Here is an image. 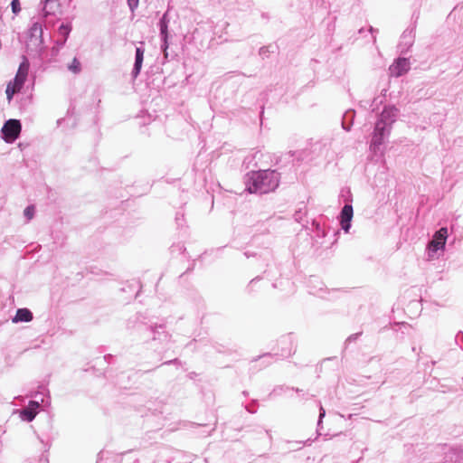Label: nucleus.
Segmentation results:
<instances>
[{
	"label": "nucleus",
	"mask_w": 463,
	"mask_h": 463,
	"mask_svg": "<svg viewBox=\"0 0 463 463\" xmlns=\"http://www.w3.org/2000/svg\"><path fill=\"white\" fill-rule=\"evenodd\" d=\"M71 31V24H61V26L58 29V33L60 35L62 36L63 39L61 41H57V44H60V46H63L69 37Z\"/></svg>",
	"instance_id": "obj_12"
},
{
	"label": "nucleus",
	"mask_w": 463,
	"mask_h": 463,
	"mask_svg": "<svg viewBox=\"0 0 463 463\" xmlns=\"http://www.w3.org/2000/svg\"><path fill=\"white\" fill-rule=\"evenodd\" d=\"M410 69V62L406 58H398L389 68L391 76L400 77Z\"/></svg>",
	"instance_id": "obj_5"
},
{
	"label": "nucleus",
	"mask_w": 463,
	"mask_h": 463,
	"mask_svg": "<svg viewBox=\"0 0 463 463\" xmlns=\"http://www.w3.org/2000/svg\"><path fill=\"white\" fill-rule=\"evenodd\" d=\"M353 218V207L352 205L346 204L341 211V226L342 229L347 232L350 229V222Z\"/></svg>",
	"instance_id": "obj_8"
},
{
	"label": "nucleus",
	"mask_w": 463,
	"mask_h": 463,
	"mask_svg": "<svg viewBox=\"0 0 463 463\" xmlns=\"http://www.w3.org/2000/svg\"><path fill=\"white\" fill-rule=\"evenodd\" d=\"M40 403L36 401L29 402L28 406L20 411V417L23 420L31 422L38 413Z\"/></svg>",
	"instance_id": "obj_7"
},
{
	"label": "nucleus",
	"mask_w": 463,
	"mask_h": 463,
	"mask_svg": "<svg viewBox=\"0 0 463 463\" xmlns=\"http://www.w3.org/2000/svg\"><path fill=\"white\" fill-rule=\"evenodd\" d=\"M398 113V109L395 107H388L385 108L384 110L382 112L381 116H395Z\"/></svg>",
	"instance_id": "obj_15"
},
{
	"label": "nucleus",
	"mask_w": 463,
	"mask_h": 463,
	"mask_svg": "<svg viewBox=\"0 0 463 463\" xmlns=\"http://www.w3.org/2000/svg\"><path fill=\"white\" fill-rule=\"evenodd\" d=\"M447 235V228H440L438 232H435L433 239L429 243V249L436 251L439 249L443 248L446 243Z\"/></svg>",
	"instance_id": "obj_6"
},
{
	"label": "nucleus",
	"mask_w": 463,
	"mask_h": 463,
	"mask_svg": "<svg viewBox=\"0 0 463 463\" xmlns=\"http://www.w3.org/2000/svg\"><path fill=\"white\" fill-rule=\"evenodd\" d=\"M61 48H62V46H60V44H57V41H56L54 46L52 48V56H57Z\"/></svg>",
	"instance_id": "obj_18"
},
{
	"label": "nucleus",
	"mask_w": 463,
	"mask_h": 463,
	"mask_svg": "<svg viewBox=\"0 0 463 463\" xmlns=\"http://www.w3.org/2000/svg\"><path fill=\"white\" fill-rule=\"evenodd\" d=\"M68 70L73 74H79L81 71L80 61L75 57L67 66Z\"/></svg>",
	"instance_id": "obj_13"
},
{
	"label": "nucleus",
	"mask_w": 463,
	"mask_h": 463,
	"mask_svg": "<svg viewBox=\"0 0 463 463\" xmlns=\"http://www.w3.org/2000/svg\"><path fill=\"white\" fill-rule=\"evenodd\" d=\"M35 208L33 205L27 206L24 211V215L27 219V222L31 221L34 217Z\"/></svg>",
	"instance_id": "obj_14"
},
{
	"label": "nucleus",
	"mask_w": 463,
	"mask_h": 463,
	"mask_svg": "<svg viewBox=\"0 0 463 463\" xmlns=\"http://www.w3.org/2000/svg\"><path fill=\"white\" fill-rule=\"evenodd\" d=\"M159 27H160V35L163 40V48L165 51L168 47L167 43V38H168V19H167V13H165L163 17L161 18L159 22Z\"/></svg>",
	"instance_id": "obj_10"
},
{
	"label": "nucleus",
	"mask_w": 463,
	"mask_h": 463,
	"mask_svg": "<svg viewBox=\"0 0 463 463\" xmlns=\"http://www.w3.org/2000/svg\"><path fill=\"white\" fill-rule=\"evenodd\" d=\"M402 41H405V46L406 49H408L412 44V37L411 35V33H407L406 32L403 33L402 36Z\"/></svg>",
	"instance_id": "obj_16"
},
{
	"label": "nucleus",
	"mask_w": 463,
	"mask_h": 463,
	"mask_svg": "<svg viewBox=\"0 0 463 463\" xmlns=\"http://www.w3.org/2000/svg\"><path fill=\"white\" fill-rule=\"evenodd\" d=\"M267 52H268V48L267 47L260 48V54L261 56H263V57L267 56Z\"/></svg>",
	"instance_id": "obj_22"
},
{
	"label": "nucleus",
	"mask_w": 463,
	"mask_h": 463,
	"mask_svg": "<svg viewBox=\"0 0 463 463\" xmlns=\"http://www.w3.org/2000/svg\"><path fill=\"white\" fill-rule=\"evenodd\" d=\"M61 120H58V121H57V125H58V126H61Z\"/></svg>",
	"instance_id": "obj_23"
},
{
	"label": "nucleus",
	"mask_w": 463,
	"mask_h": 463,
	"mask_svg": "<svg viewBox=\"0 0 463 463\" xmlns=\"http://www.w3.org/2000/svg\"><path fill=\"white\" fill-rule=\"evenodd\" d=\"M144 52H145V51L143 48L137 47L135 63H134V68L132 70L133 78H137L141 71L142 63H143V60H144Z\"/></svg>",
	"instance_id": "obj_9"
},
{
	"label": "nucleus",
	"mask_w": 463,
	"mask_h": 463,
	"mask_svg": "<svg viewBox=\"0 0 463 463\" xmlns=\"http://www.w3.org/2000/svg\"><path fill=\"white\" fill-rule=\"evenodd\" d=\"M27 47L42 53L43 51V27L39 23H33L28 32Z\"/></svg>",
	"instance_id": "obj_3"
},
{
	"label": "nucleus",
	"mask_w": 463,
	"mask_h": 463,
	"mask_svg": "<svg viewBox=\"0 0 463 463\" xmlns=\"http://www.w3.org/2000/svg\"><path fill=\"white\" fill-rule=\"evenodd\" d=\"M53 2V0H45V3H44V7H43V14L44 16H47L49 15L51 13L49 11H47V5Z\"/></svg>",
	"instance_id": "obj_21"
},
{
	"label": "nucleus",
	"mask_w": 463,
	"mask_h": 463,
	"mask_svg": "<svg viewBox=\"0 0 463 463\" xmlns=\"http://www.w3.org/2000/svg\"><path fill=\"white\" fill-rule=\"evenodd\" d=\"M28 71L29 62L26 59H24L21 62L14 80L7 84L5 93L8 100H11L13 96L22 90L27 79Z\"/></svg>",
	"instance_id": "obj_2"
},
{
	"label": "nucleus",
	"mask_w": 463,
	"mask_h": 463,
	"mask_svg": "<svg viewBox=\"0 0 463 463\" xmlns=\"http://www.w3.org/2000/svg\"><path fill=\"white\" fill-rule=\"evenodd\" d=\"M21 129L22 126L20 121L15 118H10L4 124L2 128L4 140L6 143L14 142L19 137Z\"/></svg>",
	"instance_id": "obj_4"
},
{
	"label": "nucleus",
	"mask_w": 463,
	"mask_h": 463,
	"mask_svg": "<svg viewBox=\"0 0 463 463\" xmlns=\"http://www.w3.org/2000/svg\"><path fill=\"white\" fill-rule=\"evenodd\" d=\"M11 7H12L13 13L15 15L18 14L20 13V11H21L20 1L19 0H12Z\"/></svg>",
	"instance_id": "obj_17"
},
{
	"label": "nucleus",
	"mask_w": 463,
	"mask_h": 463,
	"mask_svg": "<svg viewBox=\"0 0 463 463\" xmlns=\"http://www.w3.org/2000/svg\"><path fill=\"white\" fill-rule=\"evenodd\" d=\"M33 319L32 312L27 308H19L14 317L12 319L14 323L30 322Z\"/></svg>",
	"instance_id": "obj_11"
},
{
	"label": "nucleus",
	"mask_w": 463,
	"mask_h": 463,
	"mask_svg": "<svg viewBox=\"0 0 463 463\" xmlns=\"http://www.w3.org/2000/svg\"><path fill=\"white\" fill-rule=\"evenodd\" d=\"M138 1L139 0H128V4L129 8L131 9V11H134V9H136L137 7Z\"/></svg>",
	"instance_id": "obj_19"
},
{
	"label": "nucleus",
	"mask_w": 463,
	"mask_h": 463,
	"mask_svg": "<svg viewBox=\"0 0 463 463\" xmlns=\"http://www.w3.org/2000/svg\"><path fill=\"white\" fill-rule=\"evenodd\" d=\"M279 182V174L273 170L253 172L248 177L247 190L249 193L267 194L275 190Z\"/></svg>",
	"instance_id": "obj_1"
},
{
	"label": "nucleus",
	"mask_w": 463,
	"mask_h": 463,
	"mask_svg": "<svg viewBox=\"0 0 463 463\" xmlns=\"http://www.w3.org/2000/svg\"><path fill=\"white\" fill-rule=\"evenodd\" d=\"M384 126H385V123L383 122V119L379 120L377 123H376V130L377 131H383V128H384Z\"/></svg>",
	"instance_id": "obj_20"
}]
</instances>
